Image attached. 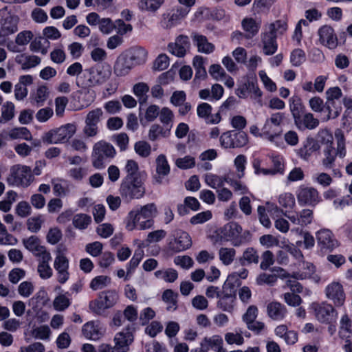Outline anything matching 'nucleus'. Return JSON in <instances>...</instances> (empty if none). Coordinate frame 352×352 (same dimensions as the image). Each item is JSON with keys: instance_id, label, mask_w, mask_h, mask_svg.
<instances>
[{"instance_id": "1", "label": "nucleus", "mask_w": 352, "mask_h": 352, "mask_svg": "<svg viewBox=\"0 0 352 352\" xmlns=\"http://www.w3.org/2000/svg\"><path fill=\"white\" fill-rule=\"evenodd\" d=\"M334 136L336 142V148L334 146L323 148L322 164L326 169L331 170L333 177L340 178L342 175L341 171L342 165L337 164L336 159L337 157L343 159L346 156V140L344 133L340 129H337L335 131Z\"/></svg>"}, {"instance_id": "2", "label": "nucleus", "mask_w": 352, "mask_h": 352, "mask_svg": "<svg viewBox=\"0 0 352 352\" xmlns=\"http://www.w3.org/2000/svg\"><path fill=\"white\" fill-rule=\"evenodd\" d=\"M157 208L154 203L138 206L131 210L125 220L126 228L129 231L144 230L153 225V218L157 214Z\"/></svg>"}, {"instance_id": "3", "label": "nucleus", "mask_w": 352, "mask_h": 352, "mask_svg": "<svg viewBox=\"0 0 352 352\" xmlns=\"http://www.w3.org/2000/svg\"><path fill=\"white\" fill-rule=\"evenodd\" d=\"M116 151L113 146L104 140L96 142L91 153L92 166L98 170L104 168L115 157Z\"/></svg>"}, {"instance_id": "4", "label": "nucleus", "mask_w": 352, "mask_h": 352, "mask_svg": "<svg viewBox=\"0 0 352 352\" xmlns=\"http://www.w3.org/2000/svg\"><path fill=\"white\" fill-rule=\"evenodd\" d=\"M145 192V186L140 177H124L121 181L119 193L126 202L142 199L144 196Z\"/></svg>"}, {"instance_id": "5", "label": "nucleus", "mask_w": 352, "mask_h": 352, "mask_svg": "<svg viewBox=\"0 0 352 352\" xmlns=\"http://www.w3.org/2000/svg\"><path fill=\"white\" fill-rule=\"evenodd\" d=\"M221 241L230 242L233 246L239 247L250 241V234L248 231L243 232L240 225L235 222L226 224L219 233Z\"/></svg>"}, {"instance_id": "6", "label": "nucleus", "mask_w": 352, "mask_h": 352, "mask_svg": "<svg viewBox=\"0 0 352 352\" xmlns=\"http://www.w3.org/2000/svg\"><path fill=\"white\" fill-rule=\"evenodd\" d=\"M109 76V72L102 71L100 67H91L85 69L76 78V85L82 89L93 87L104 83Z\"/></svg>"}, {"instance_id": "7", "label": "nucleus", "mask_w": 352, "mask_h": 352, "mask_svg": "<svg viewBox=\"0 0 352 352\" xmlns=\"http://www.w3.org/2000/svg\"><path fill=\"white\" fill-rule=\"evenodd\" d=\"M118 300V294L115 290H107L101 292L98 297L89 302L90 310L98 315L105 309L113 307Z\"/></svg>"}, {"instance_id": "8", "label": "nucleus", "mask_w": 352, "mask_h": 352, "mask_svg": "<svg viewBox=\"0 0 352 352\" xmlns=\"http://www.w3.org/2000/svg\"><path fill=\"white\" fill-rule=\"evenodd\" d=\"M311 309L319 322L330 325L336 322L338 312L331 304L327 302H313Z\"/></svg>"}, {"instance_id": "9", "label": "nucleus", "mask_w": 352, "mask_h": 352, "mask_svg": "<svg viewBox=\"0 0 352 352\" xmlns=\"http://www.w3.org/2000/svg\"><path fill=\"white\" fill-rule=\"evenodd\" d=\"M221 146L225 148H237L246 146L248 136L244 131L230 130L223 133L219 138Z\"/></svg>"}, {"instance_id": "10", "label": "nucleus", "mask_w": 352, "mask_h": 352, "mask_svg": "<svg viewBox=\"0 0 352 352\" xmlns=\"http://www.w3.org/2000/svg\"><path fill=\"white\" fill-rule=\"evenodd\" d=\"M34 177L30 167L17 164L11 168L8 182L16 186H28L33 181Z\"/></svg>"}, {"instance_id": "11", "label": "nucleus", "mask_w": 352, "mask_h": 352, "mask_svg": "<svg viewBox=\"0 0 352 352\" xmlns=\"http://www.w3.org/2000/svg\"><path fill=\"white\" fill-rule=\"evenodd\" d=\"M76 131V126L75 124H66L55 130L46 133L43 138V140L48 144L64 142L72 138Z\"/></svg>"}, {"instance_id": "12", "label": "nucleus", "mask_w": 352, "mask_h": 352, "mask_svg": "<svg viewBox=\"0 0 352 352\" xmlns=\"http://www.w3.org/2000/svg\"><path fill=\"white\" fill-rule=\"evenodd\" d=\"M191 245V238L186 232L177 229L172 232L168 243V248L170 250L179 252L188 249Z\"/></svg>"}, {"instance_id": "13", "label": "nucleus", "mask_w": 352, "mask_h": 352, "mask_svg": "<svg viewBox=\"0 0 352 352\" xmlns=\"http://www.w3.org/2000/svg\"><path fill=\"white\" fill-rule=\"evenodd\" d=\"M69 261L67 256L58 252L55 257L54 267L56 272L57 281L60 284H65L69 278Z\"/></svg>"}, {"instance_id": "14", "label": "nucleus", "mask_w": 352, "mask_h": 352, "mask_svg": "<svg viewBox=\"0 0 352 352\" xmlns=\"http://www.w3.org/2000/svg\"><path fill=\"white\" fill-rule=\"evenodd\" d=\"M318 246L323 253L332 251L338 246L332 232L328 229H322L316 232Z\"/></svg>"}, {"instance_id": "15", "label": "nucleus", "mask_w": 352, "mask_h": 352, "mask_svg": "<svg viewBox=\"0 0 352 352\" xmlns=\"http://www.w3.org/2000/svg\"><path fill=\"white\" fill-rule=\"evenodd\" d=\"M297 199L300 206H316L320 201L316 189L312 187L300 186L297 192Z\"/></svg>"}, {"instance_id": "16", "label": "nucleus", "mask_w": 352, "mask_h": 352, "mask_svg": "<svg viewBox=\"0 0 352 352\" xmlns=\"http://www.w3.org/2000/svg\"><path fill=\"white\" fill-rule=\"evenodd\" d=\"M325 294L327 298L331 300L337 306H342L345 300V293L342 285L339 282H332L325 288Z\"/></svg>"}, {"instance_id": "17", "label": "nucleus", "mask_w": 352, "mask_h": 352, "mask_svg": "<svg viewBox=\"0 0 352 352\" xmlns=\"http://www.w3.org/2000/svg\"><path fill=\"white\" fill-rule=\"evenodd\" d=\"M320 43L330 50L338 46V38L333 28L328 25H324L318 29Z\"/></svg>"}, {"instance_id": "18", "label": "nucleus", "mask_w": 352, "mask_h": 352, "mask_svg": "<svg viewBox=\"0 0 352 352\" xmlns=\"http://www.w3.org/2000/svg\"><path fill=\"white\" fill-rule=\"evenodd\" d=\"M133 330V327L128 326L116 335L114 338L115 350H129V345L134 340Z\"/></svg>"}, {"instance_id": "19", "label": "nucleus", "mask_w": 352, "mask_h": 352, "mask_svg": "<svg viewBox=\"0 0 352 352\" xmlns=\"http://www.w3.org/2000/svg\"><path fill=\"white\" fill-rule=\"evenodd\" d=\"M236 301V298L234 292H232L231 291L228 292L226 290V285H224L223 286L222 295L217 301V307L223 311L231 314L234 310Z\"/></svg>"}, {"instance_id": "20", "label": "nucleus", "mask_w": 352, "mask_h": 352, "mask_svg": "<svg viewBox=\"0 0 352 352\" xmlns=\"http://www.w3.org/2000/svg\"><path fill=\"white\" fill-rule=\"evenodd\" d=\"M284 215L289 219V221L298 226L304 227L310 224L313 220V212L309 209H303L298 212H289Z\"/></svg>"}, {"instance_id": "21", "label": "nucleus", "mask_w": 352, "mask_h": 352, "mask_svg": "<svg viewBox=\"0 0 352 352\" xmlns=\"http://www.w3.org/2000/svg\"><path fill=\"white\" fill-rule=\"evenodd\" d=\"M189 47V38L185 35H179L176 38L175 43L168 44V49L172 54L177 57H184Z\"/></svg>"}, {"instance_id": "22", "label": "nucleus", "mask_w": 352, "mask_h": 352, "mask_svg": "<svg viewBox=\"0 0 352 352\" xmlns=\"http://www.w3.org/2000/svg\"><path fill=\"white\" fill-rule=\"evenodd\" d=\"M124 53L133 67L144 64L146 60L147 52L144 47H133Z\"/></svg>"}, {"instance_id": "23", "label": "nucleus", "mask_w": 352, "mask_h": 352, "mask_svg": "<svg viewBox=\"0 0 352 352\" xmlns=\"http://www.w3.org/2000/svg\"><path fill=\"white\" fill-rule=\"evenodd\" d=\"M23 243L25 248L36 257L40 258L45 254H50L44 246L41 245V241L36 236H31L25 239Z\"/></svg>"}, {"instance_id": "24", "label": "nucleus", "mask_w": 352, "mask_h": 352, "mask_svg": "<svg viewBox=\"0 0 352 352\" xmlns=\"http://www.w3.org/2000/svg\"><path fill=\"white\" fill-rule=\"evenodd\" d=\"M263 53L267 56L273 55L278 50L277 37L265 30L261 34Z\"/></svg>"}, {"instance_id": "25", "label": "nucleus", "mask_w": 352, "mask_h": 352, "mask_svg": "<svg viewBox=\"0 0 352 352\" xmlns=\"http://www.w3.org/2000/svg\"><path fill=\"white\" fill-rule=\"evenodd\" d=\"M191 38L199 52L209 54L214 52V45L208 41L206 36L197 32H192Z\"/></svg>"}, {"instance_id": "26", "label": "nucleus", "mask_w": 352, "mask_h": 352, "mask_svg": "<svg viewBox=\"0 0 352 352\" xmlns=\"http://www.w3.org/2000/svg\"><path fill=\"white\" fill-rule=\"evenodd\" d=\"M82 335L88 340H98L102 335L99 321H89L82 328Z\"/></svg>"}, {"instance_id": "27", "label": "nucleus", "mask_w": 352, "mask_h": 352, "mask_svg": "<svg viewBox=\"0 0 352 352\" xmlns=\"http://www.w3.org/2000/svg\"><path fill=\"white\" fill-rule=\"evenodd\" d=\"M294 122L297 128L301 131L314 129L319 124L318 120L315 118L311 113H302L296 118Z\"/></svg>"}, {"instance_id": "28", "label": "nucleus", "mask_w": 352, "mask_h": 352, "mask_svg": "<svg viewBox=\"0 0 352 352\" xmlns=\"http://www.w3.org/2000/svg\"><path fill=\"white\" fill-rule=\"evenodd\" d=\"M133 67L132 63H130L123 52L117 58L115 62L113 72L117 76H125Z\"/></svg>"}, {"instance_id": "29", "label": "nucleus", "mask_w": 352, "mask_h": 352, "mask_svg": "<svg viewBox=\"0 0 352 352\" xmlns=\"http://www.w3.org/2000/svg\"><path fill=\"white\" fill-rule=\"evenodd\" d=\"M15 61L23 70H29L38 66L41 63V59L36 55L20 54L16 56Z\"/></svg>"}, {"instance_id": "30", "label": "nucleus", "mask_w": 352, "mask_h": 352, "mask_svg": "<svg viewBox=\"0 0 352 352\" xmlns=\"http://www.w3.org/2000/svg\"><path fill=\"white\" fill-rule=\"evenodd\" d=\"M285 306L278 302H271L267 305V316L273 320L280 321L287 315Z\"/></svg>"}, {"instance_id": "31", "label": "nucleus", "mask_w": 352, "mask_h": 352, "mask_svg": "<svg viewBox=\"0 0 352 352\" xmlns=\"http://www.w3.org/2000/svg\"><path fill=\"white\" fill-rule=\"evenodd\" d=\"M51 259L52 256L50 254H45L43 256L39 258L37 271L42 279H48L53 274L52 269L49 264Z\"/></svg>"}, {"instance_id": "32", "label": "nucleus", "mask_w": 352, "mask_h": 352, "mask_svg": "<svg viewBox=\"0 0 352 352\" xmlns=\"http://www.w3.org/2000/svg\"><path fill=\"white\" fill-rule=\"evenodd\" d=\"M19 19L16 15L6 16L0 24V31L8 35H11L18 31Z\"/></svg>"}, {"instance_id": "33", "label": "nucleus", "mask_w": 352, "mask_h": 352, "mask_svg": "<svg viewBox=\"0 0 352 352\" xmlns=\"http://www.w3.org/2000/svg\"><path fill=\"white\" fill-rule=\"evenodd\" d=\"M170 166L167 161L166 157L161 154L156 159V182L161 183L164 177L168 175L170 173Z\"/></svg>"}, {"instance_id": "34", "label": "nucleus", "mask_w": 352, "mask_h": 352, "mask_svg": "<svg viewBox=\"0 0 352 352\" xmlns=\"http://www.w3.org/2000/svg\"><path fill=\"white\" fill-rule=\"evenodd\" d=\"M269 157L272 163V168H269L270 174L283 175L285 170V160L283 156L276 153H272Z\"/></svg>"}, {"instance_id": "35", "label": "nucleus", "mask_w": 352, "mask_h": 352, "mask_svg": "<svg viewBox=\"0 0 352 352\" xmlns=\"http://www.w3.org/2000/svg\"><path fill=\"white\" fill-rule=\"evenodd\" d=\"M342 111L341 102L326 100L322 113L326 114V120L335 119Z\"/></svg>"}, {"instance_id": "36", "label": "nucleus", "mask_w": 352, "mask_h": 352, "mask_svg": "<svg viewBox=\"0 0 352 352\" xmlns=\"http://www.w3.org/2000/svg\"><path fill=\"white\" fill-rule=\"evenodd\" d=\"M50 46V41L44 36H38L32 38L30 45V50L33 52L41 53L45 55L48 49Z\"/></svg>"}, {"instance_id": "37", "label": "nucleus", "mask_w": 352, "mask_h": 352, "mask_svg": "<svg viewBox=\"0 0 352 352\" xmlns=\"http://www.w3.org/2000/svg\"><path fill=\"white\" fill-rule=\"evenodd\" d=\"M242 28L246 34V37L248 38H252L259 31L261 27V22L252 18H245L241 23Z\"/></svg>"}, {"instance_id": "38", "label": "nucleus", "mask_w": 352, "mask_h": 352, "mask_svg": "<svg viewBox=\"0 0 352 352\" xmlns=\"http://www.w3.org/2000/svg\"><path fill=\"white\" fill-rule=\"evenodd\" d=\"M318 148L313 140H307L303 145L297 150V155L305 160H308L312 153Z\"/></svg>"}, {"instance_id": "39", "label": "nucleus", "mask_w": 352, "mask_h": 352, "mask_svg": "<svg viewBox=\"0 0 352 352\" xmlns=\"http://www.w3.org/2000/svg\"><path fill=\"white\" fill-rule=\"evenodd\" d=\"M165 0H140L138 8L142 12L155 13L164 4Z\"/></svg>"}, {"instance_id": "40", "label": "nucleus", "mask_w": 352, "mask_h": 352, "mask_svg": "<svg viewBox=\"0 0 352 352\" xmlns=\"http://www.w3.org/2000/svg\"><path fill=\"white\" fill-rule=\"evenodd\" d=\"M193 67L195 69V76L194 80H204L207 76L205 68V58L201 56H195L192 61Z\"/></svg>"}, {"instance_id": "41", "label": "nucleus", "mask_w": 352, "mask_h": 352, "mask_svg": "<svg viewBox=\"0 0 352 352\" xmlns=\"http://www.w3.org/2000/svg\"><path fill=\"white\" fill-rule=\"evenodd\" d=\"M71 303V294L67 292L57 296L54 300L53 306L55 310L63 311L67 309Z\"/></svg>"}, {"instance_id": "42", "label": "nucleus", "mask_w": 352, "mask_h": 352, "mask_svg": "<svg viewBox=\"0 0 352 352\" xmlns=\"http://www.w3.org/2000/svg\"><path fill=\"white\" fill-rule=\"evenodd\" d=\"M287 30V22L285 19H278L273 23H270L266 30L268 32H272L274 36L278 37L283 35Z\"/></svg>"}, {"instance_id": "43", "label": "nucleus", "mask_w": 352, "mask_h": 352, "mask_svg": "<svg viewBox=\"0 0 352 352\" xmlns=\"http://www.w3.org/2000/svg\"><path fill=\"white\" fill-rule=\"evenodd\" d=\"M221 345H223V340L219 335H214L209 338L206 337L201 344V348L207 351L209 349L215 351Z\"/></svg>"}, {"instance_id": "44", "label": "nucleus", "mask_w": 352, "mask_h": 352, "mask_svg": "<svg viewBox=\"0 0 352 352\" xmlns=\"http://www.w3.org/2000/svg\"><path fill=\"white\" fill-rule=\"evenodd\" d=\"M149 91V87L145 82H138L134 85L133 93L138 98L140 105L145 103L147 100V93Z\"/></svg>"}, {"instance_id": "45", "label": "nucleus", "mask_w": 352, "mask_h": 352, "mask_svg": "<svg viewBox=\"0 0 352 352\" xmlns=\"http://www.w3.org/2000/svg\"><path fill=\"white\" fill-rule=\"evenodd\" d=\"M170 130L160 124H154L150 127L148 131V138L151 141H155L160 137L166 138L169 135Z\"/></svg>"}, {"instance_id": "46", "label": "nucleus", "mask_w": 352, "mask_h": 352, "mask_svg": "<svg viewBox=\"0 0 352 352\" xmlns=\"http://www.w3.org/2000/svg\"><path fill=\"white\" fill-rule=\"evenodd\" d=\"M144 256V251L142 249H138L135 251L133 257L126 264V269L128 270V277L132 276L136 267L139 265Z\"/></svg>"}, {"instance_id": "47", "label": "nucleus", "mask_w": 352, "mask_h": 352, "mask_svg": "<svg viewBox=\"0 0 352 352\" xmlns=\"http://www.w3.org/2000/svg\"><path fill=\"white\" fill-rule=\"evenodd\" d=\"M280 135L276 126H273L269 122L265 121L262 128L261 138L266 139L271 142H274Z\"/></svg>"}, {"instance_id": "48", "label": "nucleus", "mask_w": 352, "mask_h": 352, "mask_svg": "<svg viewBox=\"0 0 352 352\" xmlns=\"http://www.w3.org/2000/svg\"><path fill=\"white\" fill-rule=\"evenodd\" d=\"M289 108L294 120L304 113L305 108L302 100L297 96H294L289 99Z\"/></svg>"}, {"instance_id": "49", "label": "nucleus", "mask_w": 352, "mask_h": 352, "mask_svg": "<svg viewBox=\"0 0 352 352\" xmlns=\"http://www.w3.org/2000/svg\"><path fill=\"white\" fill-rule=\"evenodd\" d=\"M49 95L48 89L46 86H40L32 94V103L37 107L43 105Z\"/></svg>"}, {"instance_id": "50", "label": "nucleus", "mask_w": 352, "mask_h": 352, "mask_svg": "<svg viewBox=\"0 0 352 352\" xmlns=\"http://www.w3.org/2000/svg\"><path fill=\"white\" fill-rule=\"evenodd\" d=\"M236 250L232 248H221L219 250V257L225 265H230L234 260Z\"/></svg>"}, {"instance_id": "51", "label": "nucleus", "mask_w": 352, "mask_h": 352, "mask_svg": "<svg viewBox=\"0 0 352 352\" xmlns=\"http://www.w3.org/2000/svg\"><path fill=\"white\" fill-rule=\"evenodd\" d=\"M258 255L257 252L253 248H247L240 258L239 262L241 265H246L252 263H257L258 262Z\"/></svg>"}, {"instance_id": "52", "label": "nucleus", "mask_w": 352, "mask_h": 352, "mask_svg": "<svg viewBox=\"0 0 352 352\" xmlns=\"http://www.w3.org/2000/svg\"><path fill=\"white\" fill-rule=\"evenodd\" d=\"M8 135L12 140L21 139L25 140H30L32 139V134L29 129L26 127H15L12 129Z\"/></svg>"}, {"instance_id": "53", "label": "nucleus", "mask_w": 352, "mask_h": 352, "mask_svg": "<svg viewBox=\"0 0 352 352\" xmlns=\"http://www.w3.org/2000/svg\"><path fill=\"white\" fill-rule=\"evenodd\" d=\"M159 118L165 128L171 129L174 115L173 111L168 107H163L160 109Z\"/></svg>"}, {"instance_id": "54", "label": "nucleus", "mask_w": 352, "mask_h": 352, "mask_svg": "<svg viewBox=\"0 0 352 352\" xmlns=\"http://www.w3.org/2000/svg\"><path fill=\"white\" fill-rule=\"evenodd\" d=\"M14 105L12 102H6L1 107V123H6L14 116Z\"/></svg>"}, {"instance_id": "55", "label": "nucleus", "mask_w": 352, "mask_h": 352, "mask_svg": "<svg viewBox=\"0 0 352 352\" xmlns=\"http://www.w3.org/2000/svg\"><path fill=\"white\" fill-rule=\"evenodd\" d=\"M155 276L156 278L163 279L166 282L173 283L177 278L178 274L175 270L169 268L156 271Z\"/></svg>"}, {"instance_id": "56", "label": "nucleus", "mask_w": 352, "mask_h": 352, "mask_svg": "<svg viewBox=\"0 0 352 352\" xmlns=\"http://www.w3.org/2000/svg\"><path fill=\"white\" fill-rule=\"evenodd\" d=\"M226 183L229 184L234 190L240 194L245 195L248 192L247 186L240 180L231 178L229 175L225 177Z\"/></svg>"}, {"instance_id": "57", "label": "nucleus", "mask_w": 352, "mask_h": 352, "mask_svg": "<svg viewBox=\"0 0 352 352\" xmlns=\"http://www.w3.org/2000/svg\"><path fill=\"white\" fill-rule=\"evenodd\" d=\"M243 332L240 330L239 331L228 332L225 334V340L228 344L232 345L236 344L238 346L242 345L244 342V338L243 336Z\"/></svg>"}, {"instance_id": "58", "label": "nucleus", "mask_w": 352, "mask_h": 352, "mask_svg": "<svg viewBox=\"0 0 352 352\" xmlns=\"http://www.w3.org/2000/svg\"><path fill=\"white\" fill-rule=\"evenodd\" d=\"M247 162V157L244 155H237L234 160V164L236 170V177L239 179H241L245 175Z\"/></svg>"}, {"instance_id": "59", "label": "nucleus", "mask_w": 352, "mask_h": 352, "mask_svg": "<svg viewBox=\"0 0 352 352\" xmlns=\"http://www.w3.org/2000/svg\"><path fill=\"white\" fill-rule=\"evenodd\" d=\"M91 222V217L86 214H77L73 219V224L74 227L80 230L87 228Z\"/></svg>"}, {"instance_id": "60", "label": "nucleus", "mask_w": 352, "mask_h": 352, "mask_svg": "<svg viewBox=\"0 0 352 352\" xmlns=\"http://www.w3.org/2000/svg\"><path fill=\"white\" fill-rule=\"evenodd\" d=\"M205 182L210 187L217 189L223 187L226 180L225 177L213 174H206L205 176Z\"/></svg>"}, {"instance_id": "61", "label": "nucleus", "mask_w": 352, "mask_h": 352, "mask_svg": "<svg viewBox=\"0 0 352 352\" xmlns=\"http://www.w3.org/2000/svg\"><path fill=\"white\" fill-rule=\"evenodd\" d=\"M177 294L171 289H166L163 292L162 300L168 304V310H175L177 309Z\"/></svg>"}, {"instance_id": "62", "label": "nucleus", "mask_w": 352, "mask_h": 352, "mask_svg": "<svg viewBox=\"0 0 352 352\" xmlns=\"http://www.w3.org/2000/svg\"><path fill=\"white\" fill-rule=\"evenodd\" d=\"M111 278L107 276L100 275L95 277L90 283V287L93 290H98L111 283Z\"/></svg>"}, {"instance_id": "63", "label": "nucleus", "mask_w": 352, "mask_h": 352, "mask_svg": "<svg viewBox=\"0 0 352 352\" xmlns=\"http://www.w3.org/2000/svg\"><path fill=\"white\" fill-rule=\"evenodd\" d=\"M306 60L305 52L300 48L294 50L290 54V62L294 67L300 66Z\"/></svg>"}, {"instance_id": "64", "label": "nucleus", "mask_w": 352, "mask_h": 352, "mask_svg": "<svg viewBox=\"0 0 352 352\" xmlns=\"http://www.w3.org/2000/svg\"><path fill=\"white\" fill-rule=\"evenodd\" d=\"M139 166L138 163L133 160H128L124 168L126 175L124 177L138 178L140 177L138 174Z\"/></svg>"}]
</instances>
